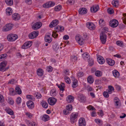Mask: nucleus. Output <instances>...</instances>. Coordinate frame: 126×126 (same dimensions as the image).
Wrapping results in <instances>:
<instances>
[{"label": "nucleus", "instance_id": "f257e3e1", "mask_svg": "<svg viewBox=\"0 0 126 126\" xmlns=\"http://www.w3.org/2000/svg\"><path fill=\"white\" fill-rule=\"evenodd\" d=\"M7 38L8 41L12 42L17 40L18 38V36L16 34L10 33L7 36Z\"/></svg>", "mask_w": 126, "mask_h": 126}, {"label": "nucleus", "instance_id": "f03ea898", "mask_svg": "<svg viewBox=\"0 0 126 126\" xmlns=\"http://www.w3.org/2000/svg\"><path fill=\"white\" fill-rule=\"evenodd\" d=\"M78 116V113L77 112H73L71 113L70 116V121L73 124L76 122Z\"/></svg>", "mask_w": 126, "mask_h": 126}, {"label": "nucleus", "instance_id": "7ed1b4c3", "mask_svg": "<svg viewBox=\"0 0 126 126\" xmlns=\"http://www.w3.org/2000/svg\"><path fill=\"white\" fill-rule=\"evenodd\" d=\"M7 64L6 61H3L0 63V71H5L9 68V67H5Z\"/></svg>", "mask_w": 126, "mask_h": 126}, {"label": "nucleus", "instance_id": "20e7f679", "mask_svg": "<svg viewBox=\"0 0 126 126\" xmlns=\"http://www.w3.org/2000/svg\"><path fill=\"white\" fill-rule=\"evenodd\" d=\"M114 105L117 108H119L121 105V102L119 99L117 97H114L113 99Z\"/></svg>", "mask_w": 126, "mask_h": 126}, {"label": "nucleus", "instance_id": "39448f33", "mask_svg": "<svg viewBox=\"0 0 126 126\" xmlns=\"http://www.w3.org/2000/svg\"><path fill=\"white\" fill-rule=\"evenodd\" d=\"M76 40L77 42L81 45H83L84 43V40L80 35H76Z\"/></svg>", "mask_w": 126, "mask_h": 126}, {"label": "nucleus", "instance_id": "423d86ee", "mask_svg": "<svg viewBox=\"0 0 126 126\" xmlns=\"http://www.w3.org/2000/svg\"><path fill=\"white\" fill-rule=\"evenodd\" d=\"M13 27V25L11 24H6L3 27L2 31L4 32H7L11 30Z\"/></svg>", "mask_w": 126, "mask_h": 126}, {"label": "nucleus", "instance_id": "0eeeda50", "mask_svg": "<svg viewBox=\"0 0 126 126\" xmlns=\"http://www.w3.org/2000/svg\"><path fill=\"white\" fill-rule=\"evenodd\" d=\"M32 41H29L25 43L22 46L21 48L23 49H26L30 48L32 45Z\"/></svg>", "mask_w": 126, "mask_h": 126}, {"label": "nucleus", "instance_id": "6e6552de", "mask_svg": "<svg viewBox=\"0 0 126 126\" xmlns=\"http://www.w3.org/2000/svg\"><path fill=\"white\" fill-rule=\"evenodd\" d=\"M38 32L37 31L33 32L30 33L28 37L30 39H32L36 38L38 35Z\"/></svg>", "mask_w": 126, "mask_h": 126}, {"label": "nucleus", "instance_id": "1a4fd4ad", "mask_svg": "<svg viewBox=\"0 0 126 126\" xmlns=\"http://www.w3.org/2000/svg\"><path fill=\"white\" fill-rule=\"evenodd\" d=\"M42 23L40 22H37L34 24L32 26V28L34 30H37L40 28L42 26Z\"/></svg>", "mask_w": 126, "mask_h": 126}, {"label": "nucleus", "instance_id": "9d476101", "mask_svg": "<svg viewBox=\"0 0 126 126\" xmlns=\"http://www.w3.org/2000/svg\"><path fill=\"white\" fill-rule=\"evenodd\" d=\"M118 24V21L116 19H112L110 22V24L111 27L114 28L117 27Z\"/></svg>", "mask_w": 126, "mask_h": 126}, {"label": "nucleus", "instance_id": "9b49d317", "mask_svg": "<svg viewBox=\"0 0 126 126\" xmlns=\"http://www.w3.org/2000/svg\"><path fill=\"white\" fill-rule=\"evenodd\" d=\"M55 4L54 2L51 1L47 2L43 5V7L44 8H48L54 6Z\"/></svg>", "mask_w": 126, "mask_h": 126}, {"label": "nucleus", "instance_id": "f8f14e48", "mask_svg": "<svg viewBox=\"0 0 126 126\" xmlns=\"http://www.w3.org/2000/svg\"><path fill=\"white\" fill-rule=\"evenodd\" d=\"M48 101L49 105H53L56 103L57 100L55 98L51 97L48 99Z\"/></svg>", "mask_w": 126, "mask_h": 126}, {"label": "nucleus", "instance_id": "ddd939ff", "mask_svg": "<svg viewBox=\"0 0 126 126\" xmlns=\"http://www.w3.org/2000/svg\"><path fill=\"white\" fill-rule=\"evenodd\" d=\"M79 126H85L86 121L84 118H81L79 119Z\"/></svg>", "mask_w": 126, "mask_h": 126}, {"label": "nucleus", "instance_id": "4468645a", "mask_svg": "<svg viewBox=\"0 0 126 126\" xmlns=\"http://www.w3.org/2000/svg\"><path fill=\"white\" fill-rule=\"evenodd\" d=\"M87 27L90 30H94L95 26L93 23L91 22H88L86 23Z\"/></svg>", "mask_w": 126, "mask_h": 126}, {"label": "nucleus", "instance_id": "2eb2a0df", "mask_svg": "<svg viewBox=\"0 0 126 126\" xmlns=\"http://www.w3.org/2000/svg\"><path fill=\"white\" fill-rule=\"evenodd\" d=\"M97 61L98 63L101 64H103L105 62V60L104 58L100 56H97Z\"/></svg>", "mask_w": 126, "mask_h": 126}, {"label": "nucleus", "instance_id": "dca6fc26", "mask_svg": "<svg viewBox=\"0 0 126 126\" xmlns=\"http://www.w3.org/2000/svg\"><path fill=\"white\" fill-rule=\"evenodd\" d=\"M100 39L103 44H104L106 41V35L103 33L100 34Z\"/></svg>", "mask_w": 126, "mask_h": 126}, {"label": "nucleus", "instance_id": "f3484780", "mask_svg": "<svg viewBox=\"0 0 126 126\" xmlns=\"http://www.w3.org/2000/svg\"><path fill=\"white\" fill-rule=\"evenodd\" d=\"M99 9L98 5H94L91 8V11L92 13L96 12Z\"/></svg>", "mask_w": 126, "mask_h": 126}, {"label": "nucleus", "instance_id": "a211bd4d", "mask_svg": "<svg viewBox=\"0 0 126 126\" xmlns=\"http://www.w3.org/2000/svg\"><path fill=\"white\" fill-rule=\"evenodd\" d=\"M58 21L57 20H53L49 24V26L50 28H52L58 24Z\"/></svg>", "mask_w": 126, "mask_h": 126}, {"label": "nucleus", "instance_id": "6ab92c4d", "mask_svg": "<svg viewBox=\"0 0 126 126\" xmlns=\"http://www.w3.org/2000/svg\"><path fill=\"white\" fill-rule=\"evenodd\" d=\"M72 80L73 81L72 86L73 88H76L78 85V81L74 78H73Z\"/></svg>", "mask_w": 126, "mask_h": 126}, {"label": "nucleus", "instance_id": "aec40b11", "mask_svg": "<svg viewBox=\"0 0 126 126\" xmlns=\"http://www.w3.org/2000/svg\"><path fill=\"white\" fill-rule=\"evenodd\" d=\"M57 86L60 89L61 93H63L65 87V84L63 83H62L60 85L58 84H56Z\"/></svg>", "mask_w": 126, "mask_h": 126}, {"label": "nucleus", "instance_id": "412c9836", "mask_svg": "<svg viewBox=\"0 0 126 126\" xmlns=\"http://www.w3.org/2000/svg\"><path fill=\"white\" fill-rule=\"evenodd\" d=\"M27 105L29 109H32L34 107V103L32 101L30 100L27 101Z\"/></svg>", "mask_w": 126, "mask_h": 126}, {"label": "nucleus", "instance_id": "4be33fe9", "mask_svg": "<svg viewBox=\"0 0 126 126\" xmlns=\"http://www.w3.org/2000/svg\"><path fill=\"white\" fill-rule=\"evenodd\" d=\"M87 11V9L84 8H80L79 10V13L81 15H83L86 14Z\"/></svg>", "mask_w": 126, "mask_h": 126}, {"label": "nucleus", "instance_id": "5701e85b", "mask_svg": "<svg viewBox=\"0 0 126 126\" xmlns=\"http://www.w3.org/2000/svg\"><path fill=\"white\" fill-rule=\"evenodd\" d=\"M13 10L12 8L10 7H8L6 9V14L8 16H10L12 14Z\"/></svg>", "mask_w": 126, "mask_h": 126}, {"label": "nucleus", "instance_id": "b1692460", "mask_svg": "<svg viewBox=\"0 0 126 126\" xmlns=\"http://www.w3.org/2000/svg\"><path fill=\"white\" fill-rule=\"evenodd\" d=\"M55 29L57 32H62L64 30V28L62 26H58L55 28Z\"/></svg>", "mask_w": 126, "mask_h": 126}, {"label": "nucleus", "instance_id": "393cba45", "mask_svg": "<svg viewBox=\"0 0 126 126\" xmlns=\"http://www.w3.org/2000/svg\"><path fill=\"white\" fill-rule=\"evenodd\" d=\"M74 98L73 96L71 95H69L67 96L66 98V100L68 102L70 103L73 102L74 100Z\"/></svg>", "mask_w": 126, "mask_h": 126}, {"label": "nucleus", "instance_id": "a878e982", "mask_svg": "<svg viewBox=\"0 0 126 126\" xmlns=\"http://www.w3.org/2000/svg\"><path fill=\"white\" fill-rule=\"evenodd\" d=\"M41 118L42 121H46L49 120V117L48 115L45 114L41 116Z\"/></svg>", "mask_w": 126, "mask_h": 126}, {"label": "nucleus", "instance_id": "bb28decb", "mask_svg": "<svg viewBox=\"0 0 126 126\" xmlns=\"http://www.w3.org/2000/svg\"><path fill=\"white\" fill-rule=\"evenodd\" d=\"M12 17L13 19L16 20L19 19L20 18L19 15L17 13L13 14L12 16Z\"/></svg>", "mask_w": 126, "mask_h": 126}, {"label": "nucleus", "instance_id": "cd10ccee", "mask_svg": "<svg viewBox=\"0 0 126 126\" xmlns=\"http://www.w3.org/2000/svg\"><path fill=\"white\" fill-rule=\"evenodd\" d=\"M44 71L42 69L39 68L37 71V74L39 76H42L44 74Z\"/></svg>", "mask_w": 126, "mask_h": 126}, {"label": "nucleus", "instance_id": "c85d7f7f", "mask_svg": "<svg viewBox=\"0 0 126 126\" xmlns=\"http://www.w3.org/2000/svg\"><path fill=\"white\" fill-rule=\"evenodd\" d=\"M45 40L46 42H48V43H50L52 41V39L50 37L49 34H47L45 36Z\"/></svg>", "mask_w": 126, "mask_h": 126}, {"label": "nucleus", "instance_id": "c756f323", "mask_svg": "<svg viewBox=\"0 0 126 126\" xmlns=\"http://www.w3.org/2000/svg\"><path fill=\"white\" fill-rule=\"evenodd\" d=\"M5 110L8 114L10 115H13L14 114L13 111L9 108H6L5 109Z\"/></svg>", "mask_w": 126, "mask_h": 126}, {"label": "nucleus", "instance_id": "7c9ffc66", "mask_svg": "<svg viewBox=\"0 0 126 126\" xmlns=\"http://www.w3.org/2000/svg\"><path fill=\"white\" fill-rule=\"evenodd\" d=\"M106 61L108 64L110 65H113L114 64V61L111 59L107 58L106 59Z\"/></svg>", "mask_w": 126, "mask_h": 126}, {"label": "nucleus", "instance_id": "2f4dec72", "mask_svg": "<svg viewBox=\"0 0 126 126\" xmlns=\"http://www.w3.org/2000/svg\"><path fill=\"white\" fill-rule=\"evenodd\" d=\"M112 73L113 76L115 78H118L119 76V73L117 70H113L112 71Z\"/></svg>", "mask_w": 126, "mask_h": 126}, {"label": "nucleus", "instance_id": "473e14b6", "mask_svg": "<svg viewBox=\"0 0 126 126\" xmlns=\"http://www.w3.org/2000/svg\"><path fill=\"white\" fill-rule=\"evenodd\" d=\"M60 45L58 43H55L53 45V49L56 51L59 48Z\"/></svg>", "mask_w": 126, "mask_h": 126}, {"label": "nucleus", "instance_id": "72a5a7b5", "mask_svg": "<svg viewBox=\"0 0 126 126\" xmlns=\"http://www.w3.org/2000/svg\"><path fill=\"white\" fill-rule=\"evenodd\" d=\"M87 81L88 83L92 84L94 81V79L92 76H89L88 77Z\"/></svg>", "mask_w": 126, "mask_h": 126}, {"label": "nucleus", "instance_id": "f704fd0d", "mask_svg": "<svg viewBox=\"0 0 126 126\" xmlns=\"http://www.w3.org/2000/svg\"><path fill=\"white\" fill-rule=\"evenodd\" d=\"M50 94L51 96H55L57 94L56 89H52L50 91Z\"/></svg>", "mask_w": 126, "mask_h": 126}, {"label": "nucleus", "instance_id": "c9c22d12", "mask_svg": "<svg viewBox=\"0 0 126 126\" xmlns=\"http://www.w3.org/2000/svg\"><path fill=\"white\" fill-rule=\"evenodd\" d=\"M108 92L109 94H110L112 93V92L114 90V88L111 86H109L108 87Z\"/></svg>", "mask_w": 126, "mask_h": 126}, {"label": "nucleus", "instance_id": "e433bc0d", "mask_svg": "<svg viewBox=\"0 0 126 126\" xmlns=\"http://www.w3.org/2000/svg\"><path fill=\"white\" fill-rule=\"evenodd\" d=\"M7 102L9 104L11 105H13L14 103L13 99L11 97L8 98Z\"/></svg>", "mask_w": 126, "mask_h": 126}, {"label": "nucleus", "instance_id": "4c0bfd02", "mask_svg": "<svg viewBox=\"0 0 126 126\" xmlns=\"http://www.w3.org/2000/svg\"><path fill=\"white\" fill-rule=\"evenodd\" d=\"M78 98L80 101L83 102L84 101L85 97L83 95H79L78 96Z\"/></svg>", "mask_w": 126, "mask_h": 126}, {"label": "nucleus", "instance_id": "58836bf2", "mask_svg": "<svg viewBox=\"0 0 126 126\" xmlns=\"http://www.w3.org/2000/svg\"><path fill=\"white\" fill-rule=\"evenodd\" d=\"M95 75L96 76L98 77H101L102 75V72L100 71L97 70L95 73Z\"/></svg>", "mask_w": 126, "mask_h": 126}, {"label": "nucleus", "instance_id": "ea45409f", "mask_svg": "<svg viewBox=\"0 0 126 126\" xmlns=\"http://www.w3.org/2000/svg\"><path fill=\"white\" fill-rule=\"evenodd\" d=\"M64 80L68 84H70L71 82L70 79L68 77L65 76L64 78Z\"/></svg>", "mask_w": 126, "mask_h": 126}, {"label": "nucleus", "instance_id": "a19ab883", "mask_svg": "<svg viewBox=\"0 0 126 126\" xmlns=\"http://www.w3.org/2000/svg\"><path fill=\"white\" fill-rule=\"evenodd\" d=\"M112 4L114 6L117 7L119 5V2L117 0H114L112 1Z\"/></svg>", "mask_w": 126, "mask_h": 126}, {"label": "nucleus", "instance_id": "79ce46f5", "mask_svg": "<svg viewBox=\"0 0 126 126\" xmlns=\"http://www.w3.org/2000/svg\"><path fill=\"white\" fill-rule=\"evenodd\" d=\"M42 105L43 106V107L45 108H47L48 106V104L47 103L44 101H43L41 102Z\"/></svg>", "mask_w": 126, "mask_h": 126}, {"label": "nucleus", "instance_id": "37998d69", "mask_svg": "<svg viewBox=\"0 0 126 126\" xmlns=\"http://www.w3.org/2000/svg\"><path fill=\"white\" fill-rule=\"evenodd\" d=\"M5 2L6 4L9 6H11L13 4V0H5Z\"/></svg>", "mask_w": 126, "mask_h": 126}, {"label": "nucleus", "instance_id": "c03bdc74", "mask_svg": "<svg viewBox=\"0 0 126 126\" xmlns=\"http://www.w3.org/2000/svg\"><path fill=\"white\" fill-rule=\"evenodd\" d=\"M89 57V54L87 53H85L82 54V57L84 60H86Z\"/></svg>", "mask_w": 126, "mask_h": 126}, {"label": "nucleus", "instance_id": "a18cd8bd", "mask_svg": "<svg viewBox=\"0 0 126 126\" xmlns=\"http://www.w3.org/2000/svg\"><path fill=\"white\" fill-rule=\"evenodd\" d=\"M22 99L21 98L18 97H17L16 100V101L17 104H21V102Z\"/></svg>", "mask_w": 126, "mask_h": 126}, {"label": "nucleus", "instance_id": "49530a36", "mask_svg": "<svg viewBox=\"0 0 126 126\" xmlns=\"http://www.w3.org/2000/svg\"><path fill=\"white\" fill-rule=\"evenodd\" d=\"M10 94L11 95H13L15 94V91L12 88H11L9 89Z\"/></svg>", "mask_w": 126, "mask_h": 126}, {"label": "nucleus", "instance_id": "de8ad7c7", "mask_svg": "<svg viewBox=\"0 0 126 126\" xmlns=\"http://www.w3.org/2000/svg\"><path fill=\"white\" fill-rule=\"evenodd\" d=\"M7 56L6 54H3L0 55V61H2L6 58Z\"/></svg>", "mask_w": 126, "mask_h": 126}, {"label": "nucleus", "instance_id": "09e8293b", "mask_svg": "<svg viewBox=\"0 0 126 126\" xmlns=\"http://www.w3.org/2000/svg\"><path fill=\"white\" fill-rule=\"evenodd\" d=\"M95 122L100 125H101L102 124V121L98 119H96L94 120Z\"/></svg>", "mask_w": 126, "mask_h": 126}, {"label": "nucleus", "instance_id": "8fccbe9b", "mask_svg": "<svg viewBox=\"0 0 126 126\" xmlns=\"http://www.w3.org/2000/svg\"><path fill=\"white\" fill-rule=\"evenodd\" d=\"M16 91L18 94H20L21 93V91L19 88L18 87H16L15 88Z\"/></svg>", "mask_w": 126, "mask_h": 126}, {"label": "nucleus", "instance_id": "3c124183", "mask_svg": "<svg viewBox=\"0 0 126 126\" xmlns=\"http://www.w3.org/2000/svg\"><path fill=\"white\" fill-rule=\"evenodd\" d=\"M66 108L68 110L71 111L72 109V107L71 105L68 104L66 106Z\"/></svg>", "mask_w": 126, "mask_h": 126}, {"label": "nucleus", "instance_id": "603ef678", "mask_svg": "<svg viewBox=\"0 0 126 126\" xmlns=\"http://www.w3.org/2000/svg\"><path fill=\"white\" fill-rule=\"evenodd\" d=\"M77 59V57L75 56H72L71 57L70 60L71 61L73 62H75Z\"/></svg>", "mask_w": 126, "mask_h": 126}, {"label": "nucleus", "instance_id": "864d4df0", "mask_svg": "<svg viewBox=\"0 0 126 126\" xmlns=\"http://www.w3.org/2000/svg\"><path fill=\"white\" fill-rule=\"evenodd\" d=\"M84 75L83 73L82 72H79L77 74V77L78 78L82 77Z\"/></svg>", "mask_w": 126, "mask_h": 126}, {"label": "nucleus", "instance_id": "5fc2aeb1", "mask_svg": "<svg viewBox=\"0 0 126 126\" xmlns=\"http://www.w3.org/2000/svg\"><path fill=\"white\" fill-rule=\"evenodd\" d=\"M62 8V6L61 5H58L55 7V11H60Z\"/></svg>", "mask_w": 126, "mask_h": 126}, {"label": "nucleus", "instance_id": "6e6d98bb", "mask_svg": "<svg viewBox=\"0 0 126 126\" xmlns=\"http://www.w3.org/2000/svg\"><path fill=\"white\" fill-rule=\"evenodd\" d=\"M25 114L30 119H31L32 117L33 116V114L28 112H26Z\"/></svg>", "mask_w": 126, "mask_h": 126}, {"label": "nucleus", "instance_id": "4d7b16f0", "mask_svg": "<svg viewBox=\"0 0 126 126\" xmlns=\"http://www.w3.org/2000/svg\"><path fill=\"white\" fill-rule=\"evenodd\" d=\"M107 10L108 13L110 14H112L114 12L113 10L111 8H109Z\"/></svg>", "mask_w": 126, "mask_h": 126}, {"label": "nucleus", "instance_id": "13d9d810", "mask_svg": "<svg viewBox=\"0 0 126 126\" xmlns=\"http://www.w3.org/2000/svg\"><path fill=\"white\" fill-rule=\"evenodd\" d=\"M122 18L123 22L126 24V14H124Z\"/></svg>", "mask_w": 126, "mask_h": 126}, {"label": "nucleus", "instance_id": "bf43d9fd", "mask_svg": "<svg viewBox=\"0 0 126 126\" xmlns=\"http://www.w3.org/2000/svg\"><path fill=\"white\" fill-rule=\"evenodd\" d=\"M34 95L37 98H40L42 97V95L41 94L38 92L35 93L34 94Z\"/></svg>", "mask_w": 126, "mask_h": 126}, {"label": "nucleus", "instance_id": "052dcab7", "mask_svg": "<svg viewBox=\"0 0 126 126\" xmlns=\"http://www.w3.org/2000/svg\"><path fill=\"white\" fill-rule=\"evenodd\" d=\"M26 97L28 100H30L32 101H34V98L33 97L30 95H27Z\"/></svg>", "mask_w": 126, "mask_h": 126}, {"label": "nucleus", "instance_id": "680f3d73", "mask_svg": "<svg viewBox=\"0 0 126 126\" xmlns=\"http://www.w3.org/2000/svg\"><path fill=\"white\" fill-rule=\"evenodd\" d=\"M46 70L47 71L49 72H50L52 71L53 68L51 66H48L47 67Z\"/></svg>", "mask_w": 126, "mask_h": 126}, {"label": "nucleus", "instance_id": "e2e57ef3", "mask_svg": "<svg viewBox=\"0 0 126 126\" xmlns=\"http://www.w3.org/2000/svg\"><path fill=\"white\" fill-rule=\"evenodd\" d=\"M99 23L100 25L101 26H102L104 25V20L102 19H100L99 21Z\"/></svg>", "mask_w": 126, "mask_h": 126}, {"label": "nucleus", "instance_id": "0e129e2a", "mask_svg": "<svg viewBox=\"0 0 126 126\" xmlns=\"http://www.w3.org/2000/svg\"><path fill=\"white\" fill-rule=\"evenodd\" d=\"M116 44L117 45L120 47L122 46L123 45L122 42L120 41H117L116 42Z\"/></svg>", "mask_w": 126, "mask_h": 126}, {"label": "nucleus", "instance_id": "69168bd1", "mask_svg": "<svg viewBox=\"0 0 126 126\" xmlns=\"http://www.w3.org/2000/svg\"><path fill=\"white\" fill-rule=\"evenodd\" d=\"M87 108L89 110H95V109L91 105H90L87 107Z\"/></svg>", "mask_w": 126, "mask_h": 126}, {"label": "nucleus", "instance_id": "338daca9", "mask_svg": "<svg viewBox=\"0 0 126 126\" xmlns=\"http://www.w3.org/2000/svg\"><path fill=\"white\" fill-rule=\"evenodd\" d=\"M108 94V92H104L103 93V95L104 97L108 98L109 96Z\"/></svg>", "mask_w": 126, "mask_h": 126}, {"label": "nucleus", "instance_id": "774afa93", "mask_svg": "<svg viewBox=\"0 0 126 126\" xmlns=\"http://www.w3.org/2000/svg\"><path fill=\"white\" fill-rule=\"evenodd\" d=\"M4 101V97L2 95L0 94V103H2Z\"/></svg>", "mask_w": 126, "mask_h": 126}]
</instances>
